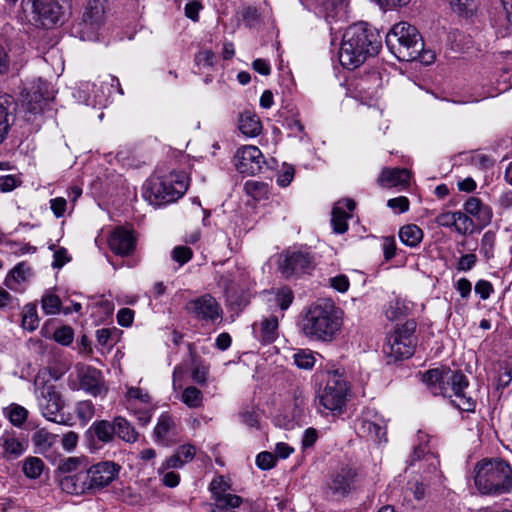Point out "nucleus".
<instances>
[{"label": "nucleus", "instance_id": "0eeeda50", "mask_svg": "<svg viewBox=\"0 0 512 512\" xmlns=\"http://www.w3.org/2000/svg\"><path fill=\"white\" fill-rule=\"evenodd\" d=\"M35 394L39 409L48 421L68 425L64 414L60 413L64 401L56 386L51 383V375L47 370H40L34 379Z\"/></svg>", "mask_w": 512, "mask_h": 512}, {"label": "nucleus", "instance_id": "e433bc0d", "mask_svg": "<svg viewBox=\"0 0 512 512\" xmlns=\"http://www.w3.org/2000/svg\"><path fill=\"white\" fill-rule=\"evenodd\" d=\"M116 425L115 435L127 443H134L138 439V433L134 427L123 417L114 418Z\"/></svg>", "mask_w": 512, "mask_h": 512}, {"label": "nucleus", "instance_id": "5701e85b", "mask_svg": "<svg viewBox=\"0 0 512 512\" xmlns=\"http://www.w3.org/2000/svg\"><path fill=\"white\" fill-rule=\"evenodd\" d=\"M356 204L352 199L339 200L333 207L331 224L336 233L342 234L347 231V220L352 217V211Z\"/></svg>", "mask_w": 512, "mask_h": 512}, {"label": "nucleus", "instance_id": "72a5a7b5", "mask_svg": "<svg viewBox=\"0 0 512 512\" xmlns=\"http://www.w3.org/2000/svg\"><path fill=\"white\" fill-rule=\"evenodd\" d=\"M81 387L93 396L100 395L103 386L100 383L99 372L96 369H87L80 378Z\"/></svg>", "mask_w": 512, "mask_h": 512}, {"label": "nucleus", "instance_id": "aec40b11", "mask_svg": "<svg viewBox=\"0 0 512 512\" xmlns=\"http://www.w3.org/2000/svg\"><path fill=\"white\" fill-rule=\"evenodd\" d=\"M108 244L115 254L127 256L134 251L136 239L130 230L118 227L110 234Z\"/></svg>", "mask_w": 512, "mask_h": 512}, {"label": "nucleus", "instance_id": "58836bf2", "mask_svg": "<svg viewBox=\"0 0 512 512\" xmlns=\"http://www.w3.org/2000/svg\"><path fill=\"white\" fill-rule=\"evenodd\" d=\"M215 500V508L212 512H227V509H233L239 507L243 499L234 494L230 493H220L216 495Z\"/></svg>", "mask_w": 512, "mask_h": 512}, {"label": "nucleus", "instance_id": "e2e57ef3", "mask_svg": "<svg viewBox=\"0 0 512 512\" xmlns=\"http://www.w3.org/2000/svg\"><path fill=\"white\" fill-rule=\"evenodd\" d=\"M477 262L475 254L469 253L462 255L457 263V270L467 272L471 270Z\"/></svg>", "mask_w": 512, "mask_h": 512}, {"label": "nucleus", "instance_id": "c756f323", "mask_svg": "<svg viewBox=\"0 0 512 512\" xmlns=\"http://www.w3.org/2000/svg\"><path fill=\"white\" fill-rule=\"evenodd\" d=\"M238 129L247 137H256L262 131V124L255 113L244 111L239 115Z\"/></svg>", "mask_w": 512, "mask_h": 512}, {"label": "nucleus", "instance_id": "a19ab883", "mask_svg": "<svg viewBox=\"0 0 512 512\" xmlns=\"http://www.w3.org/2000/svg\"><path fill=\"white\" fill-rule=\"evenodd\" d=\"M294 364L299 369L311 370L316 362L315 354L309 349H298L293 354Z\"/></svg>", "mask_w": 512, "mask_h": 512}, {"label": "nucleus", "instance_id": "338daca9", "mask_svg": "<svg viewBox=\"0 0 512 512\" xmlns=\"http://www.w3.org/2000/svg\"><path fill=\"white\" fill-rule=\"evenodd\" d=\"M475 293L480 296L482 300H486L490 297L493 292L492 284L487 280H479L475 284Z\"/></svg>", "mask_w": 512, "mask_h": 512}, {"label": "nucleus", "instance_id": "6e6552de", "mask_svg": "<svg viewBox=\"0 0 512 512\" xmlns=\"http://www.w3.org/2000/svg\"><path fill=\"white\" fill-rule=\"evenodd\" d=\"M325 384L317 391L319 405L333 414L341 413L349 392L348 381L344 371L335 369L325 372Z\"/></svg>", "mask_w": 512, "mask_h": 512}, {"label": "nucleus", "instance_id": "ddd939ff", "mask_svg": "<svg viewBox=\"0 0 512 512\" xmlns=\"http://www.w3.org/2000/svg\"><path fill=\"white\" fill-rule=\"evenodd\" d=\"M419 445H417L411 455L410 465H414L415 461L421 462L420 467L425 468L423 473L430 476H425V479L429 482H440L441 472L439 471V460L427 449L426 444L429 443L430 439L428 434L419 431L418 432Z\"/></svg>", "mask_w": 512, "mask_h": 512}, {"label": "nucleus", "instance_id": "a18cd8bd", "mask_svg": "<svg viewBox=\"0 0 512 512\" xmlns=\"http://www.w3.org/2000/svg\"><path fill=\"white\" fill-rule=\"evenodd\" d=\"M181 401L189 408H199L203 403V394L198 388L189 386L182 392Z\"/></svg>", "mask_w": 512, "mask_h": 512}, {"label": "nucleus", "instance_id": "9d476101", "mask_svg": "<svg viewBox=\"0 0 512 512\" xmlns=\"http://www.w3.org/2000/svg\"><path fill=\"white\" fill-rule=\"evenodd\" d=\"M416 327L417 324L414 320H407L389 334L383 345L385 355L394 360L411 357L416 347V338L414 336Z\"/></svg>", "mask_w": 512, "mask_h": 512}, {"label": "nucleus", "instance_id": "473e14b6", "mask_svg": "<svg viewBox=\"0 0 512 512\" xmlns=\"http://www.w3.org/2000/svg\"><path fill=\"white\" fill-rule=\"evenodd\" d=\"M423 230L416 224H406L399 230L400 241L411 248L417 247L423 240Z\"/></svg>", "mask_w": 512, "mask_h": 512}, {"label": "nucleus", "instance_id": "6ab92c4d", "mask_svg": "<svg viewBox=\"0 0 512 512\" xmlns=\"http://www.w3.org/2000/svg\"><path fill=\"white\" fill-rule=\"evenodd\" d=\"M282 273L286 277L309 272L314 268V259L309 252L294 251L287 253L281 263Z\"/></svg>", "mask_w": 512, "mask_h": 512}, {"label": "nucleus", "instance_id": "4c0bfd02", "mask_svg": "<svg viewBox=\"0 0 512 512\" xmlns=\"http://www.w3.org/2000/svg\"><path fill=\"white\" fill-rule=\"evenodd\" d=\"M56 436L45 429L37 430L32 437L36 452L45 454L55 443Z\"/></svg>", "mask_w": 512, "mask_h": 512}, {"label": "nucleus", "instance_id": "4be33fe9", "mask_svg": "<svg viewBox=\"0 0 512 512\" xmlns=\"http://www.w3.org/2000/svg\"><path fill=\"white\" fill-rule=\"evenodd\" d=\"M93 490L109 485L117 476L119 466L113 462H100L89 467Z\"/></svg>", "mask_w": 512, "mask_h": 512}, {"label": "nucleus", "instance_id": "393cba45", "mask_svg": "<svg viewBox=\"0 0 512 512\" xmlns=\"http://www.w3.org/2000/svg\"><path fill=\"white\" fill-rule=\"evenodd\" d=\"M16 102L9 94L0 95V143H2L15 120Z\"/></svg>", "mask_w": 512, "mask_h": 512}, {"label": "nucleus", "instance_id": "7c9ffc66", "mask_svg": "<svg viewBox=\"0 0 512 512\" xmlns=\"http://www.w3.org/2000/svg\"><path fill=\"white\" fill-rule=\"evenodd\" d=\"M248 276L249 273L244 267L235 265L231 270L220 276L219 283L225 288V290H231L234 287L244 285Z\"/></svg>", "mask_w": 512, "mask_h": 512}, {"label": "nucleus", "instance_id": "052dcab7", "mask_svg": "<svg viewBox=\"0 0 512 512\" xmlns=\"http://www.w3.org/2000/svg\"><path fill=\"white\" fill-rule=\"evenodd\" d=\"M294 168L291 165H283L282 170L278 173L276 182L281 187L288 186L294 178Z\"/></svg>", "mask_w": 512, "mask_h": 512}, {"label": "nucleus", "instance_id": "37998d69", "mask_svg": "<svg viewBox=\"0 0 512 512\" xmlns=\"http://www.w3.org/2000/svg\"><path fill=\"white\" fill-rule=\"evenodd\" d=\"M39 326V318L37 309L34 304H27L24 306L22 315V327L28 331H34Z\"/></svg>", "mask_w": 512, "mask_h": 512}, {"label": "nucleus", "instance_id": "8fccbe9b", "mask_svg": "<svg viewBox=\"0 0 512 512\" xmlns=\"http://www.w3.org/2000/svg\"><path fill=\"white\" fill-rule=\"evenodd\" d=\"M44 468V463L40 458L29 457L24 461L23 472L24 474L32 479L40 477Z\"/></svg>", "mask_w": 512, "mask_h": 512}, {"label": "nucleus", "instance_id": "f03ea898", "mask_svg": "<svg viewBox=\"0 0 512 512\" xmlns=\"http://www.w3.org/2000/svg\"><path fill=\"white\" fill-rule=\"evenodd\" d=\"M342 324V311L332 301L320 300L303 312L299 327L308 340L330 343L338 336Z\"/></svg>", "mask_w": 512, "mask_h": 512}, {"label": "nucleus", "instance_id": "bf43d9fd", "mask_svg": "<svg viewBox=\"0 0 512 512\" xmlns=\"http://www.w3.org/2000/svg\"><path fill=\"white\" fill-rule=\"evenodd\" d=\"M276 464V456L271 452H261L256 457V465L261 470H269Z\"/></svg>", "mask_w": 512, "mask_h": 512}, {"label": "nucleus", "instance_id": "423d86ee", "mask_svg": "<svg viewBox=\"0 0 512 512\" xmlns=\"http://www.w3.org/2000/svg\"><path fill=\"white\" fill-rule=\"evenodd\" d=\"M386 46L399 61H415L420 58L424 42L417 28L407 22H399L386 34Z\"/></svg>", "mask_w": 512, "mask_h": 512}, {"label": "nucleus", "instance_id": "69168bd1", "mask_svg": "<svg viewBox=\"0 0 512 512\" xmlns=\"http://www.w3.org/2000/svg\"><path fill=\"white\" fill-rule=\"evenodd\" d=\"M505 12V32L502 34L510 35L512 33V0H500Z\"/></svg>", "mask_w": 512, "mask_h": 512}, {"label": "nucleus", "instance_id": "f704fd0d", "mask_svg": "<svg viewBox=\"0 0 512 512\" xmlns=\"http://www.w3.org/2000/svg\"><path fill=\"white\" fill-rule=\"evenodd\" d=\"M354 477L355 473L352 469H342L333 477L331 489L338 494L347 493L351 489Z\"/></svg>", "mask_w": 512, "mask_h": 512}, {"label": "nucleus", "instance_id": "774afa93", "mask_svg": "<svg viewBox=\"0 0 512 512\" xmlns=\"http://www.w3.org/2000/svg\"><path fill=\"white\" fill-rule=\"evenodd\" d=\"M78 434L74 431H69L63 435L61 444L65 451L71 452L73 451L78 444Z\"/></svg>", "mask_w": 512, "mask_h": 512}, {"label": "nucleus", "instance_id": "5fc2aeb1", "mask_svg": "<svg viewBox=\"0 0 512 512\" xmlns=\"http://www.w3.org/2000/svg\"><path fill=\"white\" fill-rule=\"evenodd\" d=\"M53 339L62 346H69L74 340V331L70 326L63 325L54 331Z\"/></svg>", "mask_w": 512, "mask_h": 512}, {"label": "nucleus", "instance_id": "b1692460", "mask_svg": "<svg viewBox=\"0 0 512 512\" xmlns=\"http://www.w3.org/2000/svg\"><path fill=\"white\" fill-rule=\"evenodd\" d=\"M278 326V317H265L253 324V335L263 345L271 344L278 338Z\"/></svg>", "mask_w": 512, "mask_h": 512}, {"label": "nucleus", "instance_id": "4d7b16f0", "mask_svg": "<svg viewBox=\"0 0 512 512\" xmlns=\"http://www.w3.org/2000/svg\"><path fill=\"white\" fill-rule=\"evenodd\" d=\"M192 256H193L192 250L186 246H176L171 251L172 259L175 262H177L180 266H183L188 261H190Z\"/></svg>", "mask_w": 512, "mask_h": 512}, {"label": "nucleus", "instance_id": "a211bd4d", "mask_svg": "<svg viewBox=\"0 0 512 512\" xmlns=\"http://www.w3.org/2000/svg\"><path fill=\"white\" fill-rule=\"evenodd\" d=\"M61 489L72 495H82L94 491L88 464L74 474L61 478Z\"/></svg>", "mask_w": 512, "mask_h": 512}, {"label": "nucleus", "instance_id": "bb28decb", "mask_svg": "<svg viewBox=\"0 0 512 512\" xmlns=\"http://www.w3.org/2000/svg\"><path fill=\"white\" fill-rule=\"evenodd\" d=\"M25 450V442L18 439L14 434H3L0 437L1 458L13 460L20 457Z\"/></svg>", "mask_w": 512, "mask_h": 512}, {"label": "nucleus", "instance_id": "c03bdc74", "mask_svg": "<svg viewBox=\"0 0 512 512\" xmlns=\"http://www.w3.org/2000/svg\"><path fill=\"white\" fill-rule=\"evenodd\" d=\"M4 414L14 426H21L28 417V411L18 404H11L5 408Z\"/></svg>", "mask_w": 512, "mask_h": 512}, {"label": "nucleus", "instance_id": "39448f33", "mask_svg": "<svg viewBox=\"0 0 512 512\" xmlns=\"http://www.w3.org/2000/svg\"><path fill=\"white\" fill-rule=\"evenodd\" d=\"M474 471L475 485L483 494H503L512 489V467L503 460H484Z\"/></svg>", "mask_w": 512, "mask_h": 512}, {"label": "nucleus", "instance_id": "412c9836", "mask_svg": "<svg viewBox=\"0 0 512 512\" xmlns=\"http://www.w3.org/2000/svg\"><path fill=\"white\" fill-rule=\"evenodd\" d=\"M348 4L349 0H317L315 14L330 25L345 16Z\"/></svg>", "mask_w": 512, "mask_h": 512}, {"label": "nucleus", "instance_id": "c85d7f7f", "mask_svg": "<svg viewBox=\"0 0 512 512\" xmlns=\"http://www.w3.org/2000/svg\"><path fill=\"white\" fill-rule=\"evenodd\" d=\"M156 441L162 445H169L175 435V423L172 417L166 413L161 414L154 428Z\"/></svg>", "mask_w": 512, "mask_h": 512}, {"label": "nucleus", "instance_id": "0e129e2a", "mask_svg": "<svg viewBox=\"0 0 512 512\" xmlns=\"http://www.w3.org/2000/svg\"><path fill=\"white\" fill-rule=\"evenodd\" d=\"M387 205L398 213H404L409 209V200L405 196H400L389 199Z\"/></svg>", "mask_w": 512, "mask_h": 512}, {"label": "nucleus", "instance_id": "7ed1b4c3", "mask_svg": "<svg viewBox=\"0 0 512 512\" xmlns=\"http://www.w3.org/2000/svg\"><path fill=\"white\" fill-rule=\"evenodd\" d=\"M422 380L434 395L450 398L451 403L459 410L467 412L474 410V400L465 393L468 380L462 372L452 371L449 368H435L426 371Z\"/></svg>", "mask_w": 512, "mask_h": 512}, {"label": "nucleus", "instance_id": "13d9d810", "mask_svg": "<svg viewBox=\"0 0 512 512\" xmlns=\"http://www.w3.org/2000/svg\"><path fill=\"white\" fill-rule=\"evenodd\" d=\"M293 301V293L290 288L282 287L275 294V302L281 310H286Z\"/></svg>", "mask_w": 512, "mask_h": 512}, {"label": "nucleus", "instance_id": "603ef678", "mask_svg": "<svg viewBox=\"0 0 512 512\" xmlns=\"http://www.w3.org/2000/svg\"><path fill=\"white\" fill-rule=\"evenodd\" d=\"M496 237L492 231H487L483 234L480 244V253L486 260H490L494 257Z\"/></svg>", "mask_w": 512, "mask_h": 512}, {"label": "nucleus", "instance_id": "79ce46f5", "mask_svg": "<svg viewBox=\"0 0 512 512\" xmlns=\"http://www.w3.org/2000/svg\"><path fill=\"white\" fill-rule=\"evenodd\" d=\"M450 9L461 17H470L476 11V4L473 0H446Z\"/></svg>", "mask_w": 512, "mask_h": 512}, {"label": "nucleus", "instance_id": "f8f14e48", "mask_svg": "<svg viewBox=\"0 0 512 512\" xmlns=\"http://www.w3.org/2000/svg\"><path fill=\"white\" fill-rule=\"evenodd\" d=\"M25 10H30L33 19L43 27H50L60 22L63 11L57 0H22Z\"/></svg>", "mask_w": 512, "mask_h": 512}, {"label": "nucleus", "instance_id": "3c124183", "mask_svg": "<svg viewBox=\"0 0 512 512\" xmlns=\"http://www.w3.org/2000/svg\"><path fill=\"white\" fill-rule=\"evenodd\" d=\"M454 228L459 234L466 235L472 233L474 222L466 212L456 211Z\"/></svg>", "mask_w": 512, "mask_h": 512}, {"label": "nucleus", "instance_id": "dca6fc26", "mask_svg": "<svg viewBox=\"0 0 512 512\" xmlns=\"http://www.w3.org/2000/svg\"><path fill=\"white\" fill-rule=\"evenodd\" d=\"M189 314L200 321L215 323L222 319V309L211 295H203L186 304Z\"/></svg>", "mask_w": 512, "mask_h": 512}, {"label": "nucleus", "instance_id": "c9c22d12", "mask_svg": "<svg viewBox=\"0 0 512 512\" xmlns=\"http://www.w3.org/2000/svg\"><path fill=\"white\" fill-rule=\"evenodd\" d=\"M91 429L99 441L103 443H110L114 439L116 425L114 420L112 422L99 420L92 424Z\"/></svg>", "mask_w": 512, "mask_h": 512}, {"label": "nucleus", "instance_id": "20e7f679", "mask_svg": "<svg viewBox=\"0 0 512 512\" xmlns=\"http://www.w3.org/2000/svg\"><path fill=\"white\" fill-rule=\"evenodd\" d=\"M188 184L189 178L184 171H171L151 178L144 187L143 197L155 207L167 205L181 198Z\"/></svg>", "mask_w": 512, "mask_h": 512}, {"label": "nucleus", "instance_id": "2f4dec72", "mask_svg": "<svg viewBox=\"0 0 512 512\" xmlns=\"http://www.w3.org/2000/svg\"><path fill=\"white\" fill-rule=\"evenodd\" d=\"M28 275L29 268L24 263H19L7 274L4 285L12 291H19L22 284L27 281Z\"/></svg>", "mask_w": 512, "mask_h": 512}, {"label": "nucleus", "instance_id": "f3484780", "mask_svg": "<svg viewBox=\"0 0 512 512\" xmlns=\"http://www.w3.org/2000/svg\"><path fill=\"white\" fill-rule=\"evenodd\" d=\"M53 99L52 94L49 92L48 84L39 81L38 84L33 85L31 90L26 94L23 106L26 107L28 115L26 120L31 121L30 115L40 114L49 101Z\"/></svg>", "mask_w": 512, "mask_h": 512}, {"label": "nucleus", "instance_id": "09e8293b", "mask_svg": "<svg viewBox=\"0 0 512 512\" xmlns=\"http://www.w3.org/2000/svg\"><path fill=\"white\" fill-rule=\"evenodd\" d=\"M87 465V461L83 457H68L59 463L58 469L62 473L74 474Z\"/></svg>", "mask_w": 512, "mask_h": 512}, {"label": "nucleus", "instance_id": "2eb2a0df", "mask_svg": "<svg viewBox=\"0 0 512 512\" xmlns=\"http://www.w3.org/2000/svg\"><path fill=\"white\" fill-rule=\"evenodd\" d=\"M264 164L261 150L254 145L241 146L234 155V165L241 174L256 175L262 171Z\"/></svg>", "mask_w": 512, "mask_h": 512}, {"label": "nucleus", "instance_id": "ea45409f", "mask_svg": "<svg viewBox=\"0 0 512 512\" xmlns=\"http://www.w3.org/2000/svg\"><path fill=\"white\" fill-rule=\"evenodd\" d=\"M41 308L46 315L58 314L63 309L60 298L52 291H47L42 296Z\"/></svg>", "mask_w": 512, "mask_h": 512}, {"label": "nucleus", "instance_id": "de8ad7c7", "mask_svg": "<svg viewBox=\"0 0 512 512\" xmlns=\"http://www.w3.org/2000/svg\"><path fill=\"white\" fill-rule=\"evenodd\" d=\"M126 399L130 405V407H136V405L143 404L148 405L151 404L150 395L138 387H130L126 393Z\"/></svg>", "mask_w": 512, "mask_h": 512}, {"label": "nucleus", "instance_id": "49530a36", "mask_svg": "<svg viewBox=\"0 0 512 512\" xmlns=\"http://www.w3.org/2000/svg\"><path fill=\"white\" fill-rule=\"evenodd\" d=\"M75 413L82 425H86L95 415V407L92 401H79L75 405Z\"/></svg>", "mask_w": 512, "mask_h": 512}, {"label": "nucleus", "instance_id": "f257e3e1", "mask_svg": "<svg viewBox=\"0 0 512 512\" xmlns=\"http://www.w3.org/2000/svg\"><path fill=\"white\" fill-rule=\"evenodd\" d=\"M379 32L366 22L350 25L343 34L339 61L344 68L355 69L381 49Z\"/></svg>", "mask_w": 512, "mask_h": 512}, {"label": "nucleus", "instance_id": "6e6d98bb", "mask_svg": "<svg viewBox=\"0 0 512 512\" xmlns=\"http://www.w3.org/2000/svg\"><path fill=\"white\" fill-rule=\"evenodd\" d=\"M215 54L209 49H201L195 54L194 62L199 68H209L214 64Z\"/></svg>", "mask_w": 512, "mask_h": 512}, {"label": "nucleus", "instance_id": "cd10ccee", "mask_svg": "<svg viewBox=\"0 0 512 512\" xmlns=\"http://www.w3.org/2000/svg\"><path fill=\"white\" fill-rule=\"evenodd\" d=\"M410 180V172L407 169H384L378 178V183L385 188L405 187Z\"/></svg>", "mask_w": 512, "mask_h": 512}, {"label": "nucleus", "instance_id": "864d4df0", "mask_svg": "<svg viewBox=\"0 0 512 512\" xmlns=\"http://www.w3.org/2000/svg\"><path fill=\"white\" fill-rule=\"evenodd\" d=\"M244 190L254 199H261L268 193V185L264 182L250 180L245 183Z\"/></svg>", "mask_w": 512, "mask_h": 512}, {"label": "nucleus", "instance_id": "1a4fd4ad", "mask_svg": "<svg viewBox=\"0 0 512 512\" xmlns=\"http://www.w3.org/2000/svg\"><path fill=\"white\" fill-rule=\"evenodd\" d=\"M106 91L99 90V81L80 82L73 92V97L79 102L91 107H105L114 92L123 95L119 79L113 75H103Z\"/></svg>", "mask_w": 512, "mask_h": 512}, {"label": "nucleus", "instance_id": "4468645a", "mask_svg": "<svg viewBox=\"0 0 512 512\" xmlns=\"http://www.w3.org/2000/svg\"><path fill=\"white\" fill-rule=\"evenodd\" d=\"M106 0H89L83 13V39H97V32L105 22Z\"/></svg>", "mask_w": 512, "mask_h": 512}, {"label": "nucleus", "instance_id": "680f3d73", "mask_svg": "<svg viewBox=\"0 0 512 512\" xmlns=\"http://www.w3.org/2000/svg\"><path fill=\"white\" fill-rule=\"evenodd\" d=\"M201 0H189L185 5V16L196 22L199 19V12L202 9Z\"/></svg>", "mask_w": 512, "mask_h": 512}, {"label": "nucleus", "instance_id": "9b49d317", "mask_svg": "<svg viewBox=\"0 0 512 512\" xmlns=\"http://www.w3.org/2000/svg\"><path fill=\"white\" fill-rule=\"evenodd\" d=\"M355 431L361 437L374 443L386 442V423L374 409H366L355 421Z\"/></svg>", "mask_w": 512, "mask_h": 512}, {"label": "nucleus", "instance_id": "a878e982", "mask_svg": "<svg viewBox=\"0 0 512 512\" xmlns=\"http://www.w3.org/2000/svg\"><path fill=\"white\" fill-rule=\"evenodd\" d=\"M463 209L469 216L474 217L481 226H487L493 217L491 207L474 196H470L465 201Z\"/></svg>", "mask_w": 512, "mask_h": 512}]
</instances>
